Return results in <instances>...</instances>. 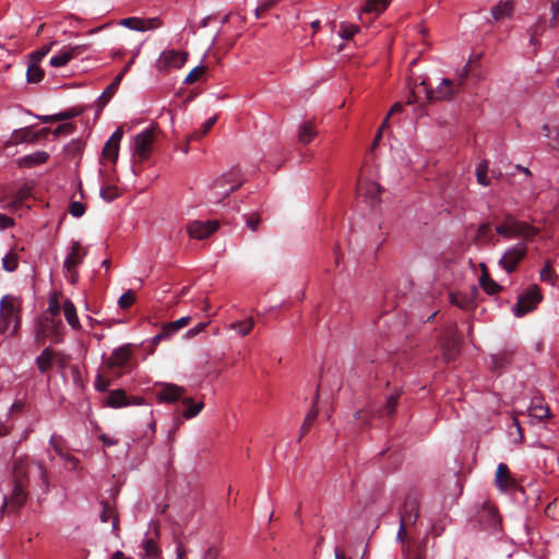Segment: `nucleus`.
<instances>
[{
    "mask_svg": "<svg viewBox=\"0 0 559 559\" xmlns=\"http://www.w3.org/2000/svg\"><path fill=\"white\" fill-rule=\"evenodd\" d=\"M36 472L44 485L48 483L47 469L41 462L32 461L27 455L16 456L12 467V490L3 496L0 519L4 512L17 513L28 499L29 475Z\"/></svg>",
    "mask_w": 559,
    "mask_h": 559,
    "instance_id": "nucleus-1",
    "label": "nucleus"
},
{
    "mask_svg": "<svg viewBox=\"0 0 559 559\" xmlns=\"http://www.w3.org/2000/svg\"><path fill=\"white\" fill-rule=\"evenodd\" d=\"M243 181L240 169L233 167L228 173L213 181L209 200L213 203H222L230 193L236 191Z\"/></svg>",
    "mask_w": 559,
    "mask_h": 559,
    "instance_id": "nucleus-2",
    "label": "nucleus"
},
{
    "mask_svg": "<svg viewBox=\"0 0 559 559\" xmlns=\"http://www.w3.org/2000/svg\"><path fill=\"white\" fill-rule=\"evenodd\" d=\"M20 304L11 295H5L0 300V334L14 335L21 324Z\"/></svg>",
    "mask_w": 559,
    "mask_h": 559,
    "instance_id": "nucleus-3",
    "label": "nucleus"
},
{
    "mask_svg": "<svg viewBox=\"0 0 559 559\" xmlns=\"http://www.w3.org/2000/svg\"><path fill=\"white\" fill-rule=\"evenodd\" d=\"M527 250L526 241H518L516 243L506 249L502 257L498 261V265L508 274L514 273L518 270L520 263L526 258Z\"/></svg>",
    "mask_w": 559,
    "mask_h": 559,
    "instance_id": "nucleus-4",
    "label": "nucleus"
},
{
    "mask_svg": "<svg viewBox=\"0 0 559 559\" xmlns=\"http://www.w3.org/2000/svg\"><path fill=\"white\" fill-rule=\"evenodd\" d=\"M543 299L540 288L533 284L528 286L519 297L516 304L513 306V314L518 318L524 317L526 313L533 311L537 304Z\"/></svg>",
    "mask_w": 559,
    "mask_h": 559,
    "instance_id": "nucleus-5",
    "label": "nucleus"
},
{
    "mask_svg": "<svg viewBox=\"0 0 559 559\" xmlns=\"http://www.w3.org/2000/svg\"><path fill=\"white\" fill-rule=\"evenodd\" d=\"M154 134L153 128H146L134 136L132 155L135 162L143 163L148 159L153 150Z\"/></svg>",
    "mask_w": 559,
    "mask_h": 559,
    "instance_id": "nucleus-6",
    "label": "nucleus"
},
{
    "mask_svg": "<svg viewBox=\"0 0 559 559\" xmlns=\"http://www.w3.org/2000/svg\"><path fill=\"white\" fill-rule=\"evenodd\" d=\"M467 70L464 71L459 83L450 79H442L439 85L432 88H426L427 97L430 100H450L454 98L461 91Z\"/></svg>",
    "mask_w": 559,
    "mask_h": 559,
    "instance_id": "nucleus-7",
    "label": "nucleus"
},
{
    "mask_svg": "<svg viewBox=\"0 0 559 559\" xmlns=\"http://www.w3.org/2000/svg\"><path fill=\"white\" fill-rule=\"evenodd\" d=\"M86 251L79 241H73L70 252L63 261V272L71 284H75L78 280V266L83 262Z\"/></svg>",
    "mask_w": 559,
    "mask_h": 559,
    "instance_id": "nucleus-8",
    "label": "nucleus"
},
{
    "mask_svg": "<svg viewBox=\"0 0 559 559\" xmlns=\"http://www.w3.org/2000/svg\"><path fill=\"white\" fill-rule=\"evenodd\" d=\"M187 58V52L175 49L164 50L156 60L155 68L159 72L179 69L186 63Z\"/></svg>",
    "mask_w": 559,
    "mask_h": 559,
    "instance_id": "nucleus-9",
    "label": "nucleus"
},
{
    "mask_svg": "<svg viewBox=\"0 0 559 559\" xmlns=\"http://www.w3.org/2000/svg\"><path fill=\"white\" fill-rule=\"evenodd\" d=\"M159 530L154 527L153 532H147L140 544L139 557L141 559H159L162 549L158 545Z\"/></svg>",
    "mask_w": 559,
    "mask_h": 559,
    "instance_id": "nucleus-10",
    "label": "nucleus"
},
{
    "mask_svg": "<svg viewBox=\"0 0 559 559\" xmlns=\"http://www.w3.org/2000/svg\"><path fill=\"white\" fill-rule=\"evenodd\" d=\"M154 394L158 403L173 404L182 401L186 389L174 383L163 382L155 386Z\"/></svg>",
    "mask_w": 559,
    "mask_h": 559,
    "instance_id": "nucleus-11",
    "label": "nucleus"
},
{
    "mask_svg": "<svg viewBox=\"0 0 559 559\" xmlns=\"http://www.w3.org/2000/svg\"><path fill=\"white\" fill-rule=\"evenodd\" d=\"M219 227L217 221H192L187 224V233L190 238L203 240L212 236Z\"/></svg>",
    "mask_w": 559,
    "mask_h": 559,
    "instance_id": "nucleus-12",
    "label": "nucleus"
},
{
    "mask_svg": "<svg viewBox=\"0 0 559 559\" xmlns=\"http://www.w3.org/2000/svg\"><path fill=\"white\" fill-rule=\"evenodd\" d=\"M509 222L512 225V239L514 238H524L523 241L530 242L533 241L534 238L539 234V228L533 226L532 224L519 219L515 215L512 214V217H509Z\"/></svg>",
    "mask_w": 559,
    "mask_h": 559,
    "instance_id": "nucleus-13",
    "label": "nucleus"
},
{
    "mask_svg": "<svg viewBox=\"0 0 559 559\" xmlns=\"http://www.w3.org/2000/svg\"><path fill=\"white\" fill-rule=\"evenodd\" d=\"M132 356V345L124 344L118 348H115L110 356L107 358L105 365L110 370L122 369L127 367Z\"/></svg>",
    "mask_w": 559,
    "mask_h": 559,
    "instance_id": "nucleus-14",
    "label": "nucleus"
},
{
    "mask_svg": "<svg viewBox=\"0 0 559 559\" xmlns=\"http://www.w3.org/2000/svg\"><path fill=\"white\" fill-rule=\"evenodd\" d=\"M478 521L484 530L497 531L501 519L496 507L485 503L478 512Z\"/></svg>",
    "mask_w": 559,
    "mask_h": 559,
    "instance_id": "nucleus-15",
    "label": "nucleus"
},
{
    "mask_svg": "<svg viewBox=\"0 0 559 559\" xmlns=\"http://www.w3.org/2000/svg\"><path fill=\"white\" fill-rule=\"evenodd\" d=\"M142 403L143 400L141 397H133L131 400L122 389L110 391L105 401V405L111 408H120L129 405H141Z\"/></svg>",
    "mask_w": 559,
    "mask_h": 559,
    "instance_id": "nucleus-16",
    "label": "nucleus"
},
{
    "mask_svg": "<svg viewBox=\"0 0 559 559\" xmlns=\"http://www.w3.org/2000/svg\"><path fill=\"white\" fill-rule=\"evenodd\" d=\"M419 516V502L415 495H407L403 508L400 512V521L404 524L413 525Z\"/></svg>",
    "mask_w": 559,
    "mask_h": 559,
    "instance_id": "nucleus-17",
    "label": "nucleus"
},
{
    "mask_svg": "<svg viewBox=\"0 0 559 559\" xmlns=\"http://www.w3.org/2000/svg\"><path fill=\"white\" fill-rule=\"evenodd\" d=\"M120 25L136 32H145L155 29L160 26L157 17L140 19V17H126L120 21Z\"/></svg>",
    "mask_w": 559,
    "mask_h": 559,
    "instance_id": "nucleus-18",
    "label": "nucleus"
},
{
    "mask_svg": "<svg viewBox=\"0 0 559 559\" xmlns=\"http://www.w3.org/2000/svg\"><path fill=\"white\" fill-rule=\"evenodd\" d=\"M400 393H393L386 396L385 403L382 406L371 405L368 409V413L371 416L378 417H392L396 411L397 401L400 399Z\"/></svg>",
    "mask_w": 559,
    "mask_h": 559,
    "instance_id": "nucleus-19",
    "label": "nucleus"
},
{
    "mask_svg": "<svg viewBox=\"0 0 559 559\" xmlns=\"http://www.w3.org/2000/svg\"><path fill=\"white\" fill-rule=\"evenodd\" d=\"M358 193L368 201L370 206H374L380 201L381 187L373 181L359 182Z\"/></svg>",
    "mask_w": 559,
    "mask_h": 559,
    "instance_id": "nucleus-20",
    "label": "nucleus"
},
{
    "mask_svg": "<svg viewBox=\"0 0 559 559\" xmlns=\"http://www.w3.org/2000/svg\"><path fill=\"white\" fill-rule=\"evenodd\" d=\"M495 485L501 491H507L515 485V481L512 478L510 469L507 464H498L495 477Z\"/></svg>",
    "mask_w": 559,
    "mask_h": 559,
    "instance_id": "nucleus-21",
    "label": "nucleus"
},
{
    "mask_svg": "<svg viewBox=\"0 0 559 559\" xmlns=\"http://www.w3.org/2000/svg\"><path fill=\"white\" fill-rule=\"evenodd\" d=\"M49 159V154L45 151H36L24 155L16 160L20 168H33L45 164Z\"/></svg>",
    "mask_w": 559,
    "mask_h": 559,
    "instance_id": "nucleus-22",
    "label": "nucleus"
},
{
    "mask_svg": "<svg viewBox=\"0 0 559 559\" xmlns=\"http://www.w3.org/2000/svg\"><path fill=\"white\" fill-rule=\"evenodd\" d=\"M477 294L476 286L472 287V296H468L463 293H450L449 294V301L451 305L456 306L460 309L468 310L474 308L475 301L473 296Z\"/></svg>",
    "mask_w": 559,
    "mask_h": 559,
    "instance_id": "nucleus-23",
    "label": "nucleus"
},
{
    "mask_svg": "<svg viewBox=\"0 0 559 559\" xmlns=\"http://www.w3.org/2000/svg\"><path fill=\"white\" fill-rule=\"evenodd\" d=\"M57 358V352L50 347H46L41 350L40 355L36 357L35 364L40 373H47L53 366Z\"/></svg>",
    "mask_w": 559,
    "mask_h": 559,
    "instance_id": "nucleus-24",
    "label": "nucleus"
},
{
    "mask_svg": "<svg viewBox=\"0 0 559 559\" xmlns=\"http://www.w3.org/2000/svg\"><path fill=\"white\" fill-rule=\"evenodd\" d=\"M528 415L537 420H544L550 417V409L548 405L544 404L543 399L533 397L528 406Z\"/></svg>",
    "mask_w": 559,
    "mask_h": 559,
    "instance_id": "nucleus-25",
    "label": "nucleus"
},
{
    "mask_svg": "<svg viewBox=\"0 0 559 559\" xmlns=\"http://www.w3.org/2000/svg\"><path fill=\"white\" fill-rule=\"evenodd\" d=\"M479 286L489 296L497 295L503 289V287L500 284H498L496 281H493L490 277L488 270L484 264H483L481 274L479 276Z\"/></svg>",
    "mask_w": 559,
    "mask_h": 559,
    "instance_id": "nucleus-26",
    "label": "nucleus"
},
{
    "mask_svg": "<svg viewBox=\"0 0 559 559\" xmlns=\"http://www.w3.org/2000/svg\"><path fill=\"white\" fill-rule=\"evenodd\" d=\"M476 240L483 245L491 243L496 245L498 242V238L492 231L491 224L489 222L481 223L476 231Z\"/></svg>",
    "mask_w": 559,
    "mask_h": 559,
    "instance_id": "nucleus-27",
    "label": "nucleus"
},
{
    "mask_svg": "<svg viewBox=\"0 0 559 559\" xmlns=\"http://www.w3.org/2000/svg\"><path fill=\"white\" fill-rule=\"evenodd\" d=\"M185 409L181 414L183 419L194 418L204 408V403L202 401L194 402L191 397L185 396L181 401Z\"/></svg>",
    "mask_w": 559,
    "mask_h": 559,
    "instance_id": "nucleus-28",
    "label": "nucleus"
},
{
    "mask_svg": "<svg viewBox=\"0 0 559 559\" xmlns=\"http://www.w3.org/2000/svg\"><path fill=\"white\" fill-rule=\"evenodd\" d=\"M63 314H64V318H66L68 324L72 329H74V330L81 329V324H80L78 313H76V308L70 299H67L63 302Z\"/></svg>",
    "mask_w": 559,
    "mask_h": 559,
    "instance_id": "nucleus-29",
    "label": "nucleus"
},
{
    "mask_svg": "<svg viewBox=\"0 0 559 559\" xmlns=\"http://www.w3.org/2000/svg\"><path fill=\"white\" fill-rule=\"evenodd\" d=\"M317 135V128L312 121H306L299 127L298 141L302 144L310 143Z\"/></svg>",
    "mask_w": 559,
    "mask_h": 559,
    "instance_id": "nucleus-30",
    "label": "nucleus"
},
{
    "mask_svg": "<svg viewBox=\"0 0 559 559\" xmlns=\"http://www.w3.org/2000/svg\"><path fill=\"white\" fill-rule=\"evenodd\" d=\"M100 507H102V512L99 515L100 521L103 523H106L111 519L112 520V530L118 531L119 520L115 513L114 507L110 504L109 501H102Z\"/></svg>",
    "mask_w": 559,
    "mask_h": 559,
    "instance_id": "nucleus-31",
    "label": "nucleus"
},
{
    "mask_svg": "<svg viewBox=\"0 0 559 559\" xmlns=\"http://www.w3.org/2000/svg\"><path fill=\"white\" fill-rule=\"evenodd\" d=\"M539 278L542 282L556 286L558 282V274L552 267L551 260H546L545 265L539 271Z\"/></svg>",
    "mask_w": 559,
    "mask_h": 559,
    "instance_id": "nucleus-32",
    "label": "nucleus"
},
{
    "mask_svg": "<svg viewBox=\"0 0 559 559\" xmlns=\"http://www.w3.org/2000/svg\"><path fill=\"white\" fill-rule=\"evenodd\" d=\"M121 82V75H116L114 81L105 88L102 95L98 97L99 109L104 108L110 98L115 95L118 86Z\"/></svg>",
    "mask_w": 559,
    "mask_h": 559,
    "instance_id": "nucleus-33",
    "label": "nucleus"
},
{
    "mask_svg": "<svg viewBox=\"0 0 559 559\" xmlns=\"http://www.w3.org/2000/svg\"><path fill=\"white\" fill-rule=\"evenodd\" d=\"M49 445L55 450L56 454L67 461H75L74 456L63 450V439L61 436L53 433L49 439Z\"/></svg>",
    "mask_w": 559,
    "mask_h": 559,
    "instance_id": "nucleus-34",
    "label": "nucleus"
},
{
    "mask_svg": "<svg viewBox=\"0 0 559 559\" xmlns=\"http://www.w3.org/2000/svg\"><path fill=\"white\" fill-rule=\"evenodd\" d=\"M72 60V55H70L68 47L63 46L58 53L50 58L49 64L53 68H61L67 66Z\"/></svg>",
    "mask_w": 559,
    "mask_h": 559,
    "instance_id": "nucleus-35",
    "label": "nucleus"
},
{
    "mask_svg": "<svg viewBox=\"0 0 559 559\" xmlns=\"http://www.w3.org/2000/svg\"><path fill=\"white\" fill-rule=\"evenodd\" d=\"M509 217H512L511 213H504L502 215V221L496 225L495 230L496 233L501 236L504 239H512V225L509 222Z\"/></svg>",
    "mask_w": 559,
    "mask_h": 559,
    "instance_id": "nucleus-36",
    "label": "nucleus"
},
{
    "mask_svg": "<svg viewBox=\"0 0 559 559\" xmlns=\"http://www.w3.org/2000/svg\"><path fill=\"white\" fill-rule=\"evenodd\" d=\"M79 114H80L79 111H76L75 109L72 108V109H68V110H64V111H61V112H58L55 115L39 116L38 119L40 121H43L44 123H48V122H53V121L69 120V119L76 117Z\"/></svg>",
    "mask_w": 559,
    "mask_h": 559,
    "instance_id": "nucleus-37",
    "label": "nucleus"
},
{
    "mask_svg": "<svg viewBox=\"0 0 559 559\" xmlns=\"http://www.w3.org/2000/svg\"><path fill=\"white\" fill-rule=\"evenodd\" d=\"M488 169L489 163L484 159L476 166V178L477 182L484 187H488L490 185V180L488 178Z\"/></svg>",
    "mask_w": 559,
    "mask_h": 559,
    "instance_id": "nucleus-38",
    "label": "nucleus"
},
{
    "mask_svg": "<svg viewBox=\"0 0 559 559\" xmlns=\"http://www.w3.org/2000/svg\"><path fill=\"white\" fill-rule=\"evenodd\" d=\"M254 326V321L252 318H249L243 321H236L230 324V328L238 332L239 335L246 336L248 335Z\"/></svg>",
    "mask_w": 559,
    "mask_h": 559,
    "instance_id": "nucleus-39",
    "label": "nucleus"
},
{
    "mask_svg": "<svg viewBox=\"0 0 559 559\" xmlns=\"http://www.w3.org/2000/svg\"><path fill=\"white\" fill-rule=\"evenodd\" d=\"M13 136H14V141L16 143H20V142L35 143L38 140V134L33 133L29 128H24V129H20L19 131H15Z\"/></svg>",
    "mask_w": 559,
    "mask_h": 559,
    "instance_id": "nucleus-40",
    "label": "nucleus"
},
{
    "mask_svg": "<svg viewBox=\"0 0 559 559\" xmlns=\"http://www.w3.org/2000/svg\"><path fill=\"white\" fill-rule=\"evenodd\" d=\"M316 401L313 402V405H312V408L308 412V414L306 415L305 419H304V423L301 425V428H300V437L299 439L305 436L310 427L312 426V424L314 423V420L317 419L318 417V409L316 407Z\"/></svg>",
    "mask_w": 559,
    "mask_h": 559,
    "instance_id": "nucleus-41",
    "label": "nucleus"
},
{
    "mask_svg": "<svg viewBox=\"0 0 559 559\" xmlns=\"http://www.w3.org/2000/svg\"><path fill=\"white\" fill-rule=\"evenodd\" d=\"M513 10V7L510 2H504L499 5H496L491 9V15L496 21H499L506 16H509Z\"/></svg>",
    "mask_w": 559,
    "mask_h": 559,
    "instance_id": "nucleus-42",
    "label": "nucleus"
},
{
    "mask_svg": "<svg viewBox=\"0 0 559 559\" xmlns=\"http://www.w3.org/2000/svg\"><path fill=\"white\" fill-rule=\"evenodd\" d=\"M390 0H368L365 5V10L368 13L380 14L389 5Z\"/></svg>",
    "mask_w": 559,
    "mask_h": 559,
    "instance_id": "nucleus-43",
    "label": "nucleus"
},
{
    "mask_svg": "<svg viewBox=\"0 0 559 559\" xmlns=\"http://www.w3.org/2000/svg\"><path fill=\"white\" fill-rule=\"evenodd\" d=\"M45 330L48 331L52 336H61L63 324L60 319L56 320L55 318L48 319L46 318Z\"/></svg>",
    "mask_w": 559,
    "mask_h": 559,
    "instance_id": "nucleus-44",
    "label": "nucleus"
},
{
    "mask_svg": "<svg viewBox=\"0 0 559 559\" xmlns=\"http://www.w3.org/2000/svg\"><path fill=\"white\" fill-rule=\"evenodd\" d=\"M119 144H115L107 140L103 148V157L115 163L118 159Z\"/></svg>",
    "mask_w": 559,
    "mask_h": 559,
    "instance_id": "nucleus-45",
    "label": "nucleus"
},
{
    "mask_svg": "<svg viewBox=\"0 0 559 559\" xmlns=\"http://www.w3.org/2000/svg\"><path fill=\"white\" fill-rule=\"evenodd\" d=\"M44 71L37 66V62H32V64L28 66L26 75L27 81L31 83H38L44 78Z\"/></svg>",
    "mask_w": 559,
    "mask_h": 559,
    "instance_id": "nucleus-46",
    "label": "nucleus"
},
{
    "mask_svg": "<svg viewBox=\"0 0 559 559\" xmlns=\"http://www.w3.org/2000/svg\"><path fill=\"white\" fill-rule=\"evenodd\" d=\"M57 44L56 40L49 41L45 45H43L38 50L33 51L31 53V59L34 62H40L44 57H46L49 51L52 49V47Z\"/></svg>",
    "mask_w": 559,
    "mask_h": 559,
    "instance_id": "nucleus-47",
    "label": "nucleus"
},
{
    "mask_svg": "<svg viewBox=\"0 0 559 559\" xmlns=\"http://www.w3.org/2000/svg\"><path fill=\"white\" fill-rule=\"evenodd\" d=\"M544 21H545L544 17L540 16L537 20V22L528 29L530 35H531L530 43L534 46L539 44L537 36H539L544 31V28H542V23H544Z\"/></svg>",
    "mask_w": 559,
    "mask_h": 559,
    "instance_id": "nucleus-48",
    "label": "nucleus"
},
{
    "mask_svg": "<svg viewBox=\"0 0 559 559\" xmlns=\"http://www.w3.org/2000/svg\"><path fill=\"white\" fill-rule=\"evenodd\" d=\"M60 310H61V306H60L57 294L56 293L50 294V296L48 298L47 311L49 312L51 318H55L59 314Z\"/></svg>",
    "mask_w": 559,
    "mask_h": 559,
    "instance_id": "nucleus-49",
    "label": "nucleus"
},
{
    "mask_svg": "<svg viewBox=\"0 0 559 559\" xmlns=\"http://www.w3.org/2000/svg\"><path fill=\"white\" fill-rule=\"evenodd\" d=\"M206 71V68L204 66H198L193 68L189 74L186 76L183 83L186 84H192L197 82Z\"/></svg>",
    "mask_w": 559,
    "mask_h": 559,
    "instance_id": "nucleus-50",
    "label": "nucleus"
},
{
    "mask_svg": "<svg viewBox=\"0 0 559 559\" xmlns=\"http://www.w3.org/2000/svg\"><path fill=\"white\" fill-rule=\"evenodd\" d=\"M2 266L8 272L15 271L19 266L16 255L13 253H9V254L4 255L2 259Z\"/></svg>",
    "mask_w": 559,
    "mask_h": 559,
    "instance_id": "nucleus-51",
    "label": "nucleus"
},
{
    "mask_svg": "<svg viewBox=\"0 0 559 559\" xmlns=\"http://www.w3.org/2000/svg\"><path fill=\"white\" fill-rule=\"evenodd\" d=\"M119 195L118 189L115 186H107L100 189V197L106 202H111Z\"/></svg>",
    "mask_w": 559,
    "mask_h": 559,
    "instance_id": "nucleus-52",
    "label": "nucleus"
},
{
    "mask_svg": "<svg viewBox=\"0 0 559 559\" xmlns=\"http://www.w3.org/2000/svg\"><path fill=\"white\" fill-rule=\"evenodd\" d=\"M31 195V188L28 186L21 187L14 194L13 204L21 205L24 200H26Z\"/></svg>",
    "mask_w": 559,
    "mask_h": 559,
    "instance_id": "nucleus-53",
    "label": "nucleus"
},
{
    "mask_svg": "<svg viewBox=\"0 0 559 559\" xmlns=\"http://www.w3.org/2000/svg\"><path fill=\"white\" fill-rule=\"evenodd\" d=\"M134 301L135 297L132 290H127L119 297L118 305L121 309H127L131 307L134 304Z\"/></svg>",
    "mask_w": 559,
    "mask_h": 559,
    "instance_id": "nucleus-54",
    "label": "nucleus"
},
{
    "mask_svg": "<svg viewBox=\"0 0 559 559\" xmlns=\"http://www.w3.org/2000/svg\"><path fill=\"white\" fill-rule=\"evenodd\" d=\"M359 31L358 26L352 24H342L340 27V36L344 39H350Z\"/></svg>",
    "mask_w": 559,
    "mask_h": 559,
    "instance_id": "nucleus-55",
    "label": "nucleus"
},
{
    "mask_svg": "<svg viewBox=\"0 0 559 559\" xmlns=\"http://www.w3.org/2000/svg\"><path fill=\"white\" fill-rule=\"evenodd\" d=\"M216 121H217V117L216 116H213V117L209 118L206 121H204L202 123L200 130L197 131L193 136L195 139H199V138L205 135L212 129V127L216 123Z\"/></svg>",
    "mask_w": 559,
    "mask_h": 559,
    "instance_id": "nucleus-56",
    "label": "nucleus"
},
{
    "mask_svg": "<svg viewBox=\"0 0 559 559\" xmlns=\"http://www.w3.org/2000/svg\"><path fill=\"white\" fill-rule=\"evenodd\" d=\"M459 353H460V349H459L457 344L453 343L444 348L443 357L449 362V361L454 360L456 358V356L459 355Z\"/></svg>",
    "mask_w": 559,
    "mask_h": 559,
    "instance_id": "nucleus-57",
    "label": "nucleus"
},
{
    "mask_svg": "<svg viewBox=\"0 0 559 559\" xmlns=\"http://www.w3.org/2000/svg\"><path fill=\"white\" fill-rule=\"evenodd\" d=\"M261 223V217L257 213L246 215V226L252 231H257Z\"/></svg>",
    "mask_w": 559,
    "mask_h": 559,
    "instance_id": "nucleus-58",
    "label": "nucleus"
},
{
    "mask_svg": "<svg viewBox=\"0 0 559 559\" xmlns=\"http://www.w3.org/2000/svg\"><path fill=\"white\" fill-rule=\"evenodd\" d=\"M69 212L74 217H81L85 213V205L82 202L73 201L70 203Z\"/></svg>",
    "mask_w": 559,
    "mask_h": 559,
    "instance_id": "nucleus-59",
    "label": "nucleus"
},
{
    "mask_svg": "<svg viewBox=\"0 0 559 559\" xmlns=\"http://www.w3.org/2000/svg\"><path fill=\"white\" fill-rule=\"evenodd\" d=\"M110 385V380L104 378L100 373L96 376L94 386L95 390L98 392H106L108 390V386Z\"/></svg>",
    "mask_w": 559,
    "mask_h": 559,
    "instance_id": "nucleus-60",
    "label": "nucleus"
},
{
    "mask_svg": "<svg viewBox=\"0 0 559 559\" xmlns=\"http://www.w3.org/2000/svg\"><path fill=\"white\" fill-rule=\"evenodd\" d=\"M74 131H75L74 126L72 123L66 122V123L59 124L53 130V135L57 138L61 134H72Z\"/></svg>",
    "mask_w": 559,
    "mask_h": 559,
    "instance_id": "nucleus-61",
    "label": "nucleus"
},
{
    "mask_svg": "<svg viewBox=\"0 0 559 559\" xmlns=\"http://www.w3.org/2000/svg\"><path fill=\"white\" fill-rule=\"evenodd\" d=\"M492 365L496 369L503 368L507 364H509V358L507 355H493L491 357Z\"/></svg>",
    "mask_w": 559,
    "mask_h": 559,
    "instance_id": "nucleus-62",
    "label": "nucleus"
},
{
    "mask_svg": "<svg viewBox=\"0 0 559 559\" xmlns=\"http://www.w3.org/2000/svg\"><path fill=\"white\" fill-rule=\"evenodd\" d=\"M159 333L164 340H169L173 335L177 333V330H175L174 325H171V322H169L163 325Z\"/></svg>",
    "mask_w": 559,
    "mask_h": 559,
    "instance_id": "nucleus-63",
    "label": "nucleus"
},
{
    "mask_svg": "<svg viewBox=\"0 0 559 559\" xmlns=\"http://www.w3.org/2000/svg\"><path fill=\"white\" fill-rule=\"evenodd\" d=\"M159 333L164 340H169L173 335L177 333V330H175L174 325H171V322H169L163 325Z\"/></svg>",
    "mask_w": 559,
    "mask_h": 559,
    "instance_id": "nucleus-64",
    "label": "nucleus"
}]
</instances>
